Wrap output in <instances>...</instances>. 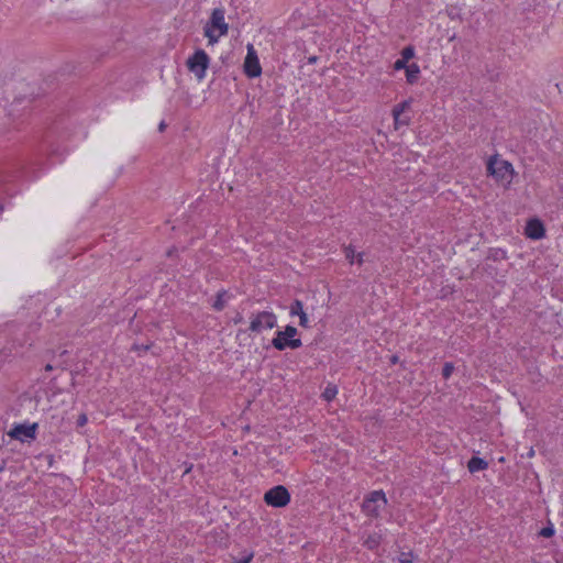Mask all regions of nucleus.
Masks as SVG:
<instances>
[{"mask_svg":"<svg viewBox=\"0 0 563 563\" xmlns=\"http://www.w3.org/2000/svg\"><path fill=\"white\" fill-rule=\"evenodd\" d=\"M229 26L225 23L224 10L221 8L213 9L210 21L205 26V36L208 37L210 44H214L218 40L228 33Z\"/></svg>","mask_w":563,"mask_h":563,"instance_id":"obj_1","label":"nucleus"},{"mask_svg":"<svg viewBox=\"0 0 563 563\" xmlns=\"http://www.w3.org/2000/svg\"><path fill=\"white\" fill-rule=\"evenodd\" d=\"M487 172L497 181L510 184L514 174L512 165L505 159H500L497 156H492L487 163Z\"/></svg>","mask_w":563,"mask_h":563,"instance_id":"obj_2","label":"nucleus"},{"mask_svg":"<svg viewBox=\"0 0 563 563\" xmlns=\"http://www.w3.org/2000/svg\"><path fill=\"white\" fill-rule=\"evenodd\" d=\"M298 331L294 325H287L284 331H277L276 336L272 340V345L278 350L284 351L285 349H299L302 345L300 339H295Z\"/></svg>","mask_w":563,"mask_h":563,"instance_id":"obj_3","label":"nucleus"},{"mask_svg":"<svg viewBox=\"0 0 563 563\" xmlns=\"http://www.w3.org/2000/svg\"><path fill=\"white\" fill-rule=\"evenodd\" d=\"M210 58L203 49H198L187 59L188 69L195 74L198 79H203L209 67Z\"/></svg>","mask_w":563,"mask_h":563,"instance_id":"obj_4","label":"nucleus"},{"mask_svg":"<svg viewBox=\"0 0 563 563\" xmlns=\"http://www.w3.org/2000/svg\"><path fill=\"white\" fill-rule=\"evenodd\" d=\"M277 324V317L272 311H260L251 316L250 331L260 333L264 329H273Z\"/></svg>","mask_w":563,"mask_h":563,"instance_id":"obj_5","label":"nucleus"},{"mask_svg":"<svg viewBox=\"0 0 563 563\" xmlns=\"http://www.w3.org/2000/svg\"><path fill=\"white\" fill-rule=\"evenodd\" d=\"M387 504L385 494L382 490L372 492L363 501V511L371 517H378L379 511Z\"/></svg>","mask_w":563,"mask_h":563,"instance_id":"obj_6","label":"nucleus"},{"mask_svg":"<svg viewBox=\"0 0 563 563\" xmlns=\"http://www.w3.org/2000/svg\"><path fill=\"white\" fill-rule=\"evenodd\" d=\"M264 500L272 507L282 508L289 504L290 494L285 486L278 485L265 493Z\"/></svg>","mask_w":563,"mask_h":563,"instance_id":"obj_7","label":"nucleus"},{"mask_svg":"<svg viewBox=\"0 0 563 563\" xmlns=\"http://www.w3.org/2000/svg\"><path fill=\"white\" fill-rule=\"evenodd\" d=\"M243 67L245 75L250 78L258 77L262 74V67L256 51L251 44L247 46V54Z\"/></svg>","mask_w":563,"mask_h":563,"instance_id":"obj_8","label":"nucleus"},{"mask_svg":"<svg viewBox=\"0 0 563 563\" xmlns=\"http://www.w3.org/2000/svg\"><path fill=\"white\" fill-rule=\"evenodd\" d=\"M411 99L405 100L393 108L394 128L399 130L404 125H409L410 119L408 117H401L404 112L410 109Z\"/></svg>","mask_w":563,"mask_h":563,"instance_id":"obj_9","label":"nucleus"},{"mask_svg":"<svg viewBox=\"0 0 563 563\" xmlns=\"http://www.w3.org/2000/svg\"><path fill=\"white\" fill-rule=\"evenodd\" d=\"M35 427L36 424H33V426H27V424H16L15 427H13L10 431H9V437H11L12 439H15V440H19V441H26L29 439H34L35 438Z\"/></svg>","mask_w":563,"mask_h":563,"instance_id":"obj_10","label":"nucleus"},{"mask_svg":"<svg viewBox=\"0 0 563 563\" xmlns=\"http://www.w3.org/2000/svg\"><path fill=\"white\" fill-rule=\"evenodd\" d=\"M525 233L528 238L532 240H539L544 236L545 230L540 220L531 219L527 222Z\"/></svg>","mask_w":563,"mask_h":563,"instance_id":"obj_11","label":"nucleus"},{"mask_svg":"<svg viewBox=\"0 0 563 563\" xmlns=\"http://www.w3.org/2000/svg\"><path fill=\"white\" fill-rule=\"evenodd\" d=\"M420 75V68L416 63H412L406 67V80L408 84L412 85L417 82Z\"/></svg>","mask_w":563,"mask_h":563,"instance_id":"obj_12","label":"nucleus"},{"mask_svg":"<svg viewBox=\"0 0 563 563\" xmlns=\"http://www.w3.org/2000/svg\"><path fill=\"white\" fill-rule=\"evenodd\" d=\"M468 471L475 473L488 467V463L481 457L473 456L467 463Z\"/></svg>","mask_w":563,"mask_h":563,"instance_id":"obj_13","label":"nucleus"},{"mask_svg":"<svg viewBox=\"0 0 563 563\" xmlns=\"http://www.w3.org/2000/svg\"><path fill=\"white\" fill-rule=\"evenodd\" d=\"M380 540H382V536L378 534V533H372V534H368L365 539H364V542L363 544L369 549V550H375L379 547L380 544Z\"/></svg>","mask_w":563,"mask_h":563,"instance_id":"obj_14","label":"nucleus"},{"mask_svg":"<svg viewBox=\"0 0 563 563\" xmlns=\"http://www.w3.org/2000/svg\"><path fill=\"white\" fill-rule=\"evenodd\" d=\"M225 297H227V291L225 290H222V291L218 292L217 298H216V300H214V302L212 305L214 310L221 311V310L224 309V307L227 305Z\"/></svg>","mask_w":563,"mask_h":563,"instance_id":"obj_15","label":"nucleus"},{"mask_svg":"<svg viewBox=\"0 0 563 563\" xmlns=\"http://www.w3.org/2000/svg\"><path fill=\"white\" fill-rule=\"evenodd\" d=\"M338 394V389H336V386L334 385H328L324 389V391L322 393V397L327 400V401H331L332 399L335 398Z\"/></svg>","mask_w":563,"mask_h":563,"instance_id":"obj_16","label":"nucleus"},{"mask_svg":"<svg viewBox=\"0 0 563 563\" xmlns=\"http://www.w3.org/2000/svg\"><path fill=\"white\" fill-rule=\"evenodd\" d=\"M303 305L300 300L296 299L290 306V316H300L303 313Z\"/></svg>","mask_w":563,"mask_h":563,"instance_id":"obj_17","label":"nucleus"},{"mask_svg":"<svg viewBox=\"0 0 563 563\" xmlns=\"http://www.w3.org/2000/svg\"><path fill=\"white\" fill-rule=\"evenodd\" d=\"M254 558L252 551H244L240 558H234L233 563H250Z\"/></svg>","mask_w":563,"mask_h":563,"instance_id":"obj_18","label":"nucleus"},{"mask_svg":"<svg viewBox=\"0 0 563 563\" xmlns=\"http://www.w3.org/2000/svg\"><path fill=\"white\" fill-rule=\"evenodd\" d=\"M415 56V49L412 46H406L402 51H401V58H404L405 60H409L411 59L412 57Z\"/></svg>","mask_w":563,"mask_h":563,"instance_id":"obj_19","label":"nucleus"},{"mask_svg":"<svg viewBox=\"0 0 563 563\" xmlns=\"http://www.w3.org/2000/svg\"><path fill=\"white\" fill-rule=\"evenodd\" d=\"M454 371V365L452 363H445L442 369V376L444 379H448Z\"/></svg>","mask_w":563,"mask_h":563,"instance_id":"obj_20","label":"nucleus"},{"mask_svg":"<svg viewBox=\"0 0 563 563\" xmlns=\"http://www.w3.org/2000/svg\"><path fill=\"white\" fill-rule=\"evenodd\" d=\"M344 252H345V257H346V260H347L351 264H353V263H354V260H355V257H356V254H355L354 249H353L351 245H349V246H346V247H345Z\"/></svg>","mask_w":563,"mask_h":563,"instance_id":"obj_21","label":"nucleus"},{"mask_svg":"<svg viewBox=\"0 0 563 563\" xmlns=\"http://www.w3.org/2000/svg\"><path fill=\"white\" fill-rule=\"evenodd\" d=\"M407 63L408 62L405 60L404 58H399L394 63V69H396V70L405 69L406 70V67H408Z\"/></svg>","mask_w":563,"mask_h":563,"instance_id":"obj_22","label":"nucleus"},{"mask_svg":"<svg viewBox=\"0 0 563 563\" xmlns=\"http://www.w3.org/2000/svg\"><path fill=\"white\" fill-rule=\"evenodd\" d=\"M412 553L409 552V553H405L402 552L399 556V563H412Z\"/></svg>","mask_w":563,"mask_h":563,"instance_id":"obj_23","label":"nucleus"},{"mask_svg":"<svg viewBox=\"0 0 563 563\" xmlns=\"http://www.w3.org/2000/svg\"><path fill=\"white\" fill-rule=\"evenodd\" d=\"M554 534V529L552 527H544L540 530V536L544 538H550Z\"/></svg>","mask_w":563,"mask_h":563,"instance_id":"obj_24","label":"nucleus"},{"mask_svg":"<svg viewBox=\"0 0 563 563\" xmlns=\"http://www.w3.org/2000/svg\"><path fill=\"white\" fill-rule=\"evenodd\" d=\"M298 317H299V324H300V327L306 328V329L310 328L309 320H308V317H307L306 312L301 313Z\"/></svg>","mask_w":563,"mask_h":563,"instance_id":"obj_25","label":"nucleus"},{"mask_svg":"<svg viewBox=\"0 0 563 563\" xmlns=\"http://www.w3.org/2000/svg\"><path fill=\"white\" fill-rule=\"evenodd\" d=\"M88 421V418L85 413H81L78 419H77V426L78 427H84Z\"/></svg>","mask_w":563,"mask_h":563,"instance_id":"obj_26","label":"nucleus"},{"mask_svg":"<svg viewBox=\"0 0 563 563\" xmlns=\"http://www.w3.org/2000/svg\"><path fill=\"white\" fill-rule=\"evenodd\" d=\"M355 258L358 265L363 264V253H357Z\"/></svg>","mask_w":563,"mask_h":563,"instance_id":"obj_27","label":"nucleus"},{"mask_svg":"<svg viewBox=\"0 0 563 563\" xmlns=\"http://www.w3.org/2000/svg\"><path fill=\"white\" fill-rule=\"evenodd\" d=\"M165 128H166L165 122H164V121H163V122H161V123H159V125H158V130H159L161 132H163V131L165 130Z\"/></svg>","mask_w":563,"mask_h":563,"instance_id":"obj_28","label":"nucleus"},{"mask_svg":"<svg viewBox=\"0 0 563 563\" xmlns=\"http://www.w3.org/2000/svg\"><path fill=\"white\" fill-rule=\"evenodd\" d=\"M242 320H243V317H242L241 314H238V316L235 317V319H234V322H235V323H239V322H241Z\"/></svg>","mask_w":563,"mask_h":563,"instance_id":"obj_29","label":"nucleus"},{"mask_svg":"<svg viewBox=\"0 0 563 563\" xmlns=\"http://www.w3.org/2000/svg\"><path fill=\"white\" fill-rule=\"evenodd\" d=\"M289 340L290 339L288 336L282 334V341L287 343V342H289Z\"/></svg>","mask_w":563,"mask_h":563,"instance_id":"obj_30","label":"nucleus"},{"mask_svg":"<svg viewBox=\"0 0 563 563\" xmlns=\"http://www.w3.org/2000/svg\"><path fill=\"white\" fill-rule=\"evenodd\" d=\"M45 371H48V372H49V371H53V366H52L51 364H47V365L45 366Z\"/></svg>","mask_w":563,"mask_h":563,"instance_id":"obj_31","label":"nucleus"},{"mask_svg":"<svg viewBox=\"0 0 563 563\" xmlns=\"http://www.w3.org/2000/svg\"><path fill=\"white\" fill-rule=\"evenodd\" d=\"M3 470V466H0V472Z\"/></svg>","mask_w":563,"mask_h":563,"instance_id":"obj_32","label":"nucleus"}]
</instances>
